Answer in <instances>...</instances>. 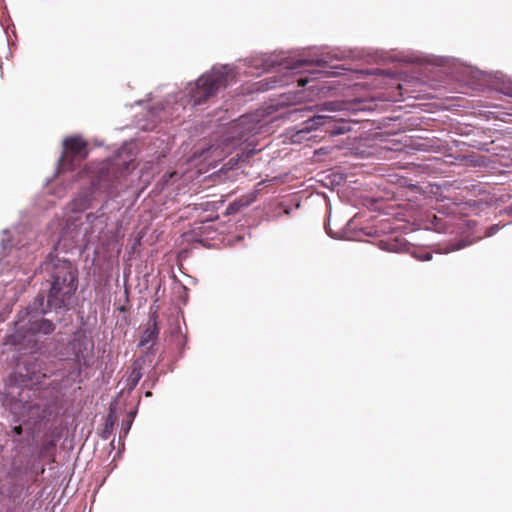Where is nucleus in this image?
I'll return each instance as SVG.
<instances>
[{"instance_id": "obj_1", "label": "nucleus", "mask_w": 512, "mask_h": 512, "mask_svg": "<svg viewBox=\"0 0 512 512\" xmlns=\"http://www.w3.org/2000/svg\"><path fill=\"white\" fill-rule=\"evenodd\" d=\"M40 273L47 286V299L37 295L33 304L19 312L14 323V332L7 335L6 345L18 351L34 352L38 349L39 335H49L55 325L52 321L39 318L51 310L66 309L78 288V268L67 259L49 254L40 265Z\"/></svg>"}, {"instance_id": "obj_2", "label": "nucleus", "mask_w": 512, "mask_h": 512, "mask_svg": "<svg viewBox=\"0 0 512 512\" xmlns=\"http://www.w3.org/2000/svg\"><path fill=\"white\" fill-rule=\"evenodd\" d=\"M228 78L229 72L225 67L212 69L200 76L195 83V88L191 90L193 105L197 106L205 103L219 90L224 89L228 84Z\"/></svg>"}, {"instance_id": "obj_3", "label": "nucleus", "mask_w": 512, "mask_h": 512, "mask_svg": "<svg viewBox=\"0 0 512 512\" xmlns=\"http://www.w3.org/2000/svg\"><path fill=\"white\" fill-rule=\"evenodd\" d=\"M35 394L30 388L22 389L18 398L11 403V411L13 414L23 418L24 422L36 425L45 417L46 410L35 400H31V395Z\"/></svg>"}, {"instance_id": "obj_4", "label": "nucleus", "mask_w": 512, "mask_h": 512, "mask_svg": "<svg viewBox=\"0 0 512 512\" xmlns=\"http://www.w3.org/2000/svg\"><path fill=\"white\" fill-rule=\"evenodd\" d=\"M89 153L88 143L80 136H70L63 141V152L59 159V169L73 171L81 165Z\"/></svg>"}, {"instance_id": "obj_5", "label": "nucleus", "mask_w": 512, "mask_h": 512, "mask_svg": "<svg viewBox=\"0 0 512 512\" xmlns=\"http://www.w3.org/2000/svg\"><path fill=\"white\" fill-rule=\"evenodd\" d=\"M351 223L352 217L347 214L330 212L325 222V230L331 238L349 241L352 239Z\"/></svg>"}, {"instance_id": "obj_6", "label": "nucleus", "mask_w": 512, "mask_h": 512, "mask_svg": "<svg viewBox=\"0 0 512 512\" xmlns=\"http://www.w3.org/2000/svg\"><path fill=\"white\" fill-rule=\"evenodd\" d=\"M159 336L158 315L153 313L144 329L138 346L145 349L146 352H153Z\"/></svg>"}, {"instance_id": "obj_7", "label": "nucleus", "mask_w": 512, "mask_h": 512, "mask_svg": "<svg viewBox=\"0 0 512 512\" xmlns=\"http://www.w3.org/2000/svg\"><path fill=\"white\" fill-rule=\"evenodd\" d=\"M334 122L331 116L326 115H316L312 118L308 119L303 123V128L300 130V133H308L312 130H317L319 127H323L328 125L329 127L325 129V132H330L332 134H342L346 131L345 128H331V124Z\"/></svg>"}, {"instance_id": "obj_8", "label": "nucleus", "mask_w": 512, "mask_h": 512, "mask_svg": "<svg viewBox=\"0 0 512 512\" xmlns=\"http://www.w3.org/2000/svg\"><path fill=\"white\" fill-rule=\"evenodd\" d=\"M142 366L138 361L133 362L129 375L125 380V389L129 392L135 389L142 378Z\"/></svg>"}, {"instance_id": "obj_9", "label": "nucleus", "mask_w": 512, "mask_h": 512, "mask_svg": "<svg viewBox=\"0 0 512 512\" xmlns=\"http://www.w3.org/2000/svg\"><path fill=\"white\" fill-rule=\"evenodd\" d=\"M35 362L30 363L28 360L24 362L25 368H26V374L28 380H38L40 378V372H41V366L37 362V359L32 357Z\"/></svg>"}, {"instance_id": "obj_10", "label": "nucleus", "mask_w": 512, "mask_h": 512, "mask_svg": "<svg viewBox=\"0 0 512 512\" xmlns=\"http://www.w3.org/2000/svg\"><path fill=\"white\" fill-rule=\"evenodd\" d=\"M324 64V62L322 60H317L316 62L314 61H310V60H297L295 61L292 65H291V69L292 70H297V69H300L304 66H319V67H322Z\"/></svg>"}, {"instance_id": "obj_11", "label": "nucleus", "mask_w": 512, "mask_h": 512, "mask_svg": "<svg viewBox=\"0 0 512 512\" xmlns=\"http://www.w3.org/2000/svg\"><path fill=\"white\" fill-rule=\"evenodd\" d=\"M363 146L362 140L354 139V156H360V157H369L374 154L373 151H365L361 150L360 148Z\"/></svg>"}, {"instance_id": "obj_12", "label": "nucleus", "mask_w": 512, "mask_h": 512, "mask_svg": "<svg viewBox=\"0 0 512 512\" xmlns=\"http://www.w3.org/2000/svg\"><path fill=\"white\" fill-rule=\"evenodd\" d=\"M307 72H309V74L312 76L311 78L309 77H299L297 79V84L299 87H304L306 84H308L311 80L313 79H316L317 76L319 74H321V71L320 70H316V69H311V70H307Z\"/></svg>"}, {"instance_id": "obj_13", "label": "nucleus", "mask_w": 512, "mask_h": 512, "mask_svg": "<svg viewBox=\"0 0 512 512\" xmlns=\"http://www.w3.org/2000/svg\"><path fill=\"white\" fill-rule=\"evenodd\" d=\"M248 203H242V204H239V202L235 201L234 203L230 204L229 207H228V210L229 211H234L236 210L237 206H240V205H247Z\"/></svg>"}, {"instance_id": "obj_14", "label": "nucleus", "mask_w": 512, "mask_h": 512, "mask_svg": "<svg viewBox=\"0 0 512 512\" xmlns=\"http://www.w3.org/2000/svg\"><path fill=\"white\" fill-rule=\"evenodd\" d=\"M131 426V421L128 420L126 424L124 422L122 423V429L124 430V433L127 434Z\"/></svg>"}, {"instance_id": "obj_15", "label": "nucleus", "mask_w": 512, "mask_h": 512, "mask_svg": "<svg viewBox=\"0 0 512 512\" xmlns=\"http://www.w3.org/2000/svg\"><path fill=\"white\" fill-rule=\"evenodd\" d=\"M497 230H498V226L497 225H494V226L490 227L488 232H487V236L493 235Z\"/></svg>"}, {"instance_id": "obj_16", "label": "nucleus", "mask_w": 512, "mask_h": 512, "mask_svg": "<svg viewBox=\"0 0 512 512\" xmlns=\"http://www.w3.org/2000/svg\"><path fill=\"white\" fill-rule=\"evenodd\" d=\"M13 432L16 435H21V433H22V426L21 425L14 426L13 427Z\"/></svg>"}, {"instance_id": "obj_17", "label": "nucleus", "mask_w": 512, "mask_h": 512, "mask_svg": "<svg viewBox=\"0 0 512 512\" xmlns=\"http://www.w3.org/2000/svg\"><path fill=\"white\" fill-rule=\"evenodd\" d=\"M96 218H97V216L95 214H93V213H89L86 216L87 221L90 222V223H92Z\"/></svg>"}, {"instance_id": "obj_18", "label": "nucleus", "mask_w": 512, "mask_h": 512, "mask_svg": "<svg viewBox=\"0 0 512 512\" xmlns=\"http://www.w3.org/2000/svg\"><path fill=\"white\" fill-rule=\"evenodd\" d=\"M431 258H432V254L431 253H425L424 256L421 258V260L429 261V260H431Z\"/></svg>"}, {"instance_id": "obj_19", "label": "nucleus", "mask_w": 512, "mask_h": 512, "mask_svg": "<svg viewBox=\"0 0 512 512\" xmlns=\"http://www.w3.org/2000/svg\"><path fill=\"white\" fill-rule=\"evenodd\" d=\"M357 235H358V233L354 230V236H353V239H354V240H358Z\"/></svg>"}, {"instance_id": "obj_20", "label": "nucleus", "mask_w": 512, "mask_h": 512, "mask_svg": "<svg viewBox=\"0 0 512 512\" xmlns=\"http://www.w3.org/2000/svg\"><path fill=\"white\" fill-rule=\"evenodd\" d=\"M110 419H111V415L108 416L107 422H109ZM106 426H108V423H106Z\"/></svg>"}]
</instances>
